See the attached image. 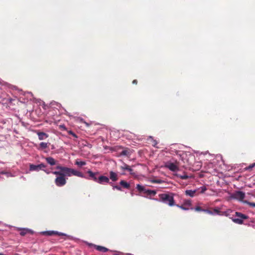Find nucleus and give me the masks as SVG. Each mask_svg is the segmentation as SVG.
<instances>
[{
  "mask_svg": "<svg viewBox=\"0 0 255 255\" xmlns=\"http://www.w3.org/2000/svg\"><path fill=\"white\" fill-rule=\"evenodd\" d=\"M55 168L58 171H52L51 173L57 176L54 182L58 187L63 186L66 184V176L70 177L74 175L79 177H84L83 174L82 172L73 168L63 166L59 164Z\"/></svg>",
  "mask_w": 255,
  "mask_h": 255,
  "instance_id": "nucleus-1",
  "label": "nucleus"
},
{
  "mask_svg": "<svg viewBox=\"0 0 255 255\" xmlns=\"http://www.w3.org/2000/svg\"><path fill=\"white\" fill-rule=\"evenodd\" d=\"M160 201L167 204L170 206L175 205V202L173 196L168 194H160L159 195Z\"/></svg>",
  "mask_w": 255,
  "mask_h": 255,
  "instance_id": "nucleus-2",
  "label": "nucleus"
},
{
  "mask_svg": "<svg viewBox=\"0 0 255 255\" xmlns=\"http://www.w3.org/2000/svg\"><path fill=\"white\" fill-rule=\"evenodd\" d=\"M136 188L140 193L143 192L146 195H145V197H146L150 196H154L156 194V191L155 190L146 189L144 186L140 185V184H137Z\"/></svg>",
  "mask_w": 255,
  "mask_h": 255,
  "instance_id": "nucleus-3",
  "label": "nucleus"
},
{
  "mask_svg": "<svg viewBox=\"0 0 255 255\" xmlns=\"http://www.w3.org/2000/svg\"><path fill=\"white\" fill-rule=\"evenodd\" d=\"M235 216L238 217L239 218H231L232 220L235 223L238 224H243V220L247 219L249 217L242 213L239 212H235Z\"/></svg>",
  "mask_w": 255,
  "mask_h": 255,
  "instance_id": "nucleus-4",
  "label": "nucleus"
},
{
  "mask_svg": "<svg viewBox=\"0 0 255 255\" xmlns=\"http://www.w3.org/2000/svg\"><path fill=\"white\" fill-rule=\"evenodd\" d=\"M46 166V165H45L43 163H41L38 165H34L32 164H30L29 170L38 171L40 170H43V168H45Z\"/></svg>",
  "mask_w": 255,
  "mask_h": 255,
  "instance_id": "nucleus-5",
  "label": "nucleus"
},
{
  "mask_svg": "<svg viewBox=\"0 0 255 255\" xmlns=\"http://www.w3.org/2000/svg\"><path fill=\"white\" fill-rule=\"evenodd\" d=\"M232 197L239 201H243L245 197V194L242 191H236L233 194Z\"/></svg>",
  "mask_w": 255,
  "mask_h": 255,
  "instance_id": "nucleus-6",
  "label": "nucleus"
},
{
  "mask_svg": "<svg viewBox=\"0 0 255 255\" xmlns=\"http://www.w3.org/2000/svg\"><path fill=\"white\" fill-rule=\"evenodd\" d=\"M165 167L173 172L176 171L179 169L177 165L170 162H166L165 164Z\"/></svg>",
  "mask_w": 255,
  "mask_h": 255,
  "instance_id": "nucleus-7",
  "label": "nucleus"
},
{
  "mask_svg": "<svg viewBox=\"0 0 255 255\" xmlns=\"http://www.w3.org/2000/svg\"><path fill=\"white\" fill-rule=\"evenodd\" d=\"M89 246L90 247H94L97 251L102 252V253H106L109 251V250L106 247L96 245H94L93 244H89Z\"/></svg>",
  "mask_w": 255,
  "mask_h": 255,
  "instance_id": "nucleus-8",
  "label": "nucleus"
},
{
  "mask_svg": "<svg viewBox=\"0 0 255 255\" xmlns=\"http://www.w3.org/2000/svg\"><path fill=\"white\" fill-rule=\"evenodd\" d=\"M43 234L44 235L50 236H54V235H57L59 236H66V235L64 233H59L57 231H53L44 232H43Z\"/></svg>",
  "mask_w": 255,
  "mask_h": 255,
  "instance_id": "nucleus-9",
  "label": "nucleus"
},
{
  "mask_svg": "<svg viewBox=\"0 0 255 255\" xmlns=\"http://www.w3.org/2000/svg\"><path fill=\"white\" fill-rule=\"evenodd\" d=\"M110 179L108 177L105 176H100L98 177V183L99 184H103L104 183H110Z\"/></svg>",
  "mask_w": 255,
  "mask_h": 255,
  "instance_id": "nucleus-10",
  "label": "nucleus"
},
{
  "mask_svg": "<svg viewBox=\"0 0 255 255\" xmlns=\"http://www.w3.org/2000/svg\"><path fill=\"white\" fill-rule=\"evenodd\" d=\"M87 173L91 179L93 180L95 182H98V178L97 177V175L99 174L98 172L94 173L91 170H89L87 171Z\"/></svg>",
  "mask_w": 255,
  "mask_h": 255,
  "instance_id": "nucleus-11",
  "label": "nucleus"
},
{
  "mask_svg": "<svg viewBox=\"0 0 255 255\" xmlns=\"http://www.w3.org/2000/svg\"><path fill=\"white\" fill-rule=\"evenodd\" d=\"M110 179L113 182L117 181L118 180V175L117 173L113 171H110Z\"/></svg>",
  "mask_w": 255,
  "mask_h": 255,
  "instance_id": "nucleus-12",
  "label": "nucleus"
},
{
  "mask_svg": "<svg viewBox=\"0 0 255 255\" xmlns=\"http://www.w3.org/2000/svg\"><path fill=\"white\" fill-rule=\"evenodd\" d=\"M37 135L39 140H43L48 137V135L43 132H38Z\"/></svg>",
  "mask_w": 255,
  "mask_h": 255,
  "instance_id": "nucleus-13",
  "label": "nucleus"
},
{
  "mask_svg": "<svg viewBox=\"0 0 255 255\" xmlns=\"http://www.w3.org/2000/svg\"><path fill=\"white\" fill-rule=\"evenodd\" d=\"M46 162L50 165H54L56 164V160L52 157H48L45 158Z\"/></svg>",
  "mask_w": 255,
  "mask_h": 255,
  "instance_id": "nucleus-14",
  "label": "nucleus"
},
{
  "mask_svg": "<svg viewBox=\"0 0 255 255\" xmlns=\"http://www.w3.org/2000/svg\"><path fill=\"white\" fill-rule=\"evenodd\" d=\"M196 190H187L185 191V194L191 197L195 196Z\"/></svg>",
  "mask_w": 255,
  "mask_h": 255,
  "instance_id": "nucleus-15",
  "label": "nucleus"
},
{
  "mask_svg": "<svg viewBox=\"0 0 255 255\" xmlns=\"http://www.w3.org/2000/svg\"><path fill=\"white\" fill-rule=\"evenodd\" d=\"M120 184L125 189H129L130 188V184L125 180H121L120 182Z\"/></svg>",
  "mask_w": 255,
  "mask_h": 255,
  "instance_id": "nucleus-16",
  "label": "nucleus"
},
{
  "mask_svg": "<svg viewBox=\"0 0 255 255\" xmlns=\"http://www.w3.org/2000/svg\"><path fill=\"white\" fill-rule=\"evenodd\" d=\"M48 147V144L46 142H42L39 144V146L38 148L39 150L45 149Z\"/></svg>",
  "mask_w": 255,
  "mask_h": 255,
  "instance_id": "nucleus-17",
  "label": "nucleus"
},
{
  "mask_svg": "<svg viewBox=\"0 0 255 255\" xmlns=\"http://www.w3.org/2000/svg\"><path fill=\"white\" fill-rule=\"evenodd\" d=\"M121 168L123 170H127L130 172L131 174H132V169L128 165L125 164L124 166L121 167Z\"/></svg>",
  "mask_w": 255,
  "mask_h": 255,
  "instance_id": "nucleus-18",
  "label": "nucleus"
},
{
  "mask_svg": "<svg viewBox=\"0 0 255 255\" xmlns=\"http://www.w3.org/2000/svg\"><path fill=\"white\" fill-rule=\"evenodd\" d=\"M176 176L183 180H186L189 178L185 173L183 175L177 174Z\"/></svg>",
  "mask_w": 255,
  "mask_h": 255,
  "instance_id": "nucleus-19",
  "label": "nucleus"
},
{
  "mask_svg": "<svg viewBox=\"0 0 255 255\" xmlns=\"http://www.w3.org/2000/svg\"><path fill=\"white\" fill-rule=\"evenodd\" d=\"M129 150L128 148H126L125 149H124L121 152V155H125V156H127L129 154Z\"/></svg>",
  "mask_w": 255,
  "mask_h": 255,
  "instance_id": "nucleus-20",
  "label": "nucleus"
},
{
  "mask_svg": "<svg viewBox=\"0 0 255 255\" xmlns=\"http://www.w3.org/2000/svg\"><path fill=\"white\" fill-rule=\"evenodd\" d=\"M231 212H232V210L230 209H228L226 211L221 212V215L228 216H229L230 213H231Z\"/></svg>",
  "mask_w": 255,
  "mask_h": 255,
  "instance_id": "nucleus-21",
  "label": "nucleus"
},
{
  "mask_svg": "<svg viewBox=\"0 0 255 255\" xmlns=\"http://www.w3.org/2000/svg\"><path fill=\"white\" fill-rule=\"evenodd\" d=\"M30 232V230L28 229H23L20 232V235L22 236H25L26 234L29 233Z\"/></svg>",
  "mask_w": 255,
  "mask_h": 255,
  "instance_id": "nucleus-22",
  "label": "nucleus"
},
{
  "mask_svg": "<svg viewBox=\"0 0 255 255\" xmlns=\"http://www.w3.org/2000/svg\"><path fill=\"white\" fill-rule=\"evenodd\" d=\"M86 162L85 161H78L77 160L75 162V164L78 166H82L85 165H86Z\"/></svg>",
  "mask_w": 255,
  "mask_h": 255,
  "instance_id": "nucleus-23",
  "label": "nucleus"
},
{
  "mask_svg": "<svg viewBox=\"0 0 255 255\" xmlns=\"http://www.w3.org/2000/svg\"><path fill=\"white\" fill-rule=\"evenodd\" d=\"M110 184L112 186L113 189H116L119 191L122 190V187L121 186L119 185H114L112 182L110 183Z\"/></svg>",
  "mask_w": 255,
  "mask_h": 255,
  "instance_id": "nucleus-24",
  "label": "nucleus"
},
{
  "mask_svg": "<svg viewBox=\"0 0 255 255\" xmlns=\"http://www.w3.org/2000/svg\"><path fill=\"white\" fill-rule=\"evenodd\" d=\"M255 166V163H253L252 164H251V165H250L248 167H246L245 169L246 170H251L252 169V168L253 167H254Z\"/></svg>",
  "mask_w": 255,
  "mask_h": 255,
  "instance_id": "nucleus-25",
  "label": "nucleus"
},
{
  "mask_svg": "<svg viewBox=\"0 0 255 255\" xmlns=\"http://www.w3.org/2000/svg\"><path fill=\"white\" fill-rule=\"evenodd\" d=\"M243 202H244V203H246L247 204H248V205H249L251 207H255V203L250 202L248 201H244Z\"/></svg>",
  "mask_w": 255,
  "mask_h": 255,
  "instance_id": "nucleus-26",
  "label": "nucleus"
},
{
  "mask_svg": "<svg viewBox=\"0 0 255 255\" xmlns=\"http://www.w3.org/2000/svg\"><path fill=\"white\" fill-rule=\"evenodd\" d=\"M213 212L214 213L219 215H221V211H220V210L219 209H218V208L214 209Z\"/></svg>",
  "mask_w": 255,
  "mask_h": 255,
  "instance_id": "nucleus-27",
  "label": "nucleus"
},
{
  "mask_svg": "<svg viewBox=\"0 0 255 255\" xmlns=\"http://www.w3.org/2000/svg\"><path fill=\"white\" fill-rule=\"evenodd\" d=\"M68 133L69 134L72 135L75 138H78V136L72 130H68Z\"/></svg>",
  "mask_w": 255,
  "mask_h": 255,
  "instance_id": "nucleus-28",
  "label": "nucleus"
},
{
  "mask_svg": "<svg viewBox=\"0 0 255 255\" xmlns=\"http://www.w3.org/2000/svg\"><path fill=\"white\" fill-rule=\"evenodd\" d=\"M201 190L200 193H204L205 192V191L207 190V188L205 186H202L201 187Z\"/></svg>",
  "mask_w": 255,
  "mask_h": 255,
  "instance_id": "nucleus-29",
  "label": "nucleus"
},
{
  "mask_svg": "<svg viewBox=\"0 0 255 255\" xmlns=\"http://www.w3.org/2000/svg\"><path fill=\"white\" fill-rule=\"evenodd\" d=\"M178 207H180L181 209L184 210H188V208H186L183 205H181V206H178V205H177Z\"/></svg>",
  "mask_w": 255,
  "mask_h": 255,
  "instance_id": "nucleus-30",
  "label": "nucleus"
},
{
  "mask_svg": "<svg viewBox=\"0 0 255 255\" xmlns=\"http://www.w3.org/2000/svg\"><path fill=\"white\" fill-rule=\"evenodd\" d=\"M195 210L197 211H202V209L201 207H200L199 206H197L195 208Z\"/></svg>",
  "mask_w": 255,
  "mask_h": 255,
  "instance_id": "nucleus-31",
  "label": "nucleus"
},
{
  "mask_svg": "<svg viewBox=\"0 0 255 255\" xmlns=\"http://www.w3.org/2000/svg\"><path fill=\"white\" fill-rule=\"evenodd\" d=\"M206 212L210 214H213V213H212V212L210 210H206Z\"/></svg>",
  "mask_w": 255,
  "mask_h": 255,
  "instance_id": "nucleus-32",
  "label": "nucleus"
},
{
  "mask_svg": "<svg viewBox=\"0 0 255 255\" xmlns=\"http://www.w3.org/2000/svg\"><path fill=\"white\" fill-rule=\"evenodd\" d=\"M185 205H191L190 201H186V202L185 203Z\"/></svg>",
  "mask_w": 255,
  "mask_h": 255,
  "instance_id": "nucleus-33",
  "label": "nucleus"
},
{
  "mask_svg": "<svg viewBox=\"0 0 255 255\" xmlns=\"http://www.w3.org/2000/svg\"><path fill=\"white\" fill-rule=\"evenodd\" d=\"M132 84H137V81L136 80H134L132 81Z\"/></svg>",
  "mask_w": 255,
  "mask_h": 255,
  "instance_id": "nucleus-34",
  "label": "nucleus"
},
{
  "mask_svg": "<svg viewBox=\"0 0 255 255\" xmlns=\"http://www.w3.org/2000/svg\"><path fill=\"white\" fill-rule=\"evenodd\" d=\"M43 170H44V172H45V173H46L47 174H49L50 173H51V172H50V171H49V170H44V169H43Z\"/></svg>",
  "mask_w": 255,
  "mask_h": 255,
  "instance_id": "nucleus-35",
  "label": "nucleus"
},
{
  "mask_svg": "<svg viewBox=\"0 0 255 255\" xmlns=\"http://www.w3.org/2000/svg\"><path fill=\"white\" fill-rule=\"evenodd\" d=\"M153 182L156 183H161L160 180H154Z\"/></svg>",
  "mask_w": 255,
  "mask_h": 255,
  "instance_id": "nucleus-36",
  "label": "nucleus"
},
{
  "mask_svg": "<svg viewBox=\"0 0 255 255\" xmlns=\"http://www.w3.org/2000/svg\"><path fill=\"white\" fill-rule=\"evenodd\" d=\"M61 127H63V128H64V129H65V130H66V129H66V128L64 126H61Z\"/></svg>",
  "mask_w": 255,
  "mask_h": 255,
  "instance_id": "nucleus-37",
  "label": "nucleus"
},
{
  "mask_svg": "<svg viewBox=\"0 0 255 255\" xmlns=\"http://www.w3.org/2000/svg\"><path fill=\"white\" fill-rule=\"evenodd\" d=\"M0 255H4L2 253H0Z\"/></svg>",
  "mask_w": 255,
  "mask_h": 255,
  "instance_id": "nucleus-38",
  "label": "nucleus"
}]
</instances>
